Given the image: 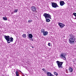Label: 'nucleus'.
Here are the masks:
<instances>
[{"label": "nucleus", "mask_w": 76, "mask_h": 76, "mask_svg": "<svg viewBox=\"0 0 76 76\" xmlns=\"http://www.w3.org/2000/svg\"><path fill=\"white\" fill-rule=\"evenodd\" d=\"M75 39V37L73 35H69V42L70 44H73L76 41Z\"/></svg>", "instance_id": "1"}, {"label": "nucleus", "mask_w": 76, "mask_h": 76, "mask_svg": "<svg viewBox=\"0 0 76 76\" xmlns=\"http://www.w3.org/2000/svg\"><path fill=\"white\" fill-rule=\"evenodd\" d=\"M43 16H44L46 19V22H50V20L49 19H51V16L50 14H47L46 13H45L43 15Z\"/></svg>", "instance_id": "2"}, {"label": "nucleus", "mask_w": 76, "mask_h": 76, "mask_svg": "<svg viewBox=\"0 0 76 76\" xmlns=\"http://www.w3.org/2000/svg\"><path fill=\"white\" fill-rule=\"evenodd\" d=\"M57 64V65L59 69H61L63 68V62H60V61H56Z\"/></svg>", "instance_id": "3"}, {"label": "nucleus", "mask_w": 76, "mask_h": 76, "mask_svg": "<svg viewBox=\"0 0 76 76\" xmlns=\"http://www.w3.org/2000/svg\"><path fill=\"white\" fill-rule=\"evenodd\" d=\"M66 54L65 53H61L60 55V57H61V58H63L64 60H66Z\"/></svg>", "instance_id": "4"}, {"label": "nucleus", "mask_w": 76, "mask_h": 76, "mask_svg": "<svg viewBox=\"0 0 76 76\" xmlns=\"http://www.w3.org/2000/svg\"><path fill=\"white\" fill-rule=\"evenodd\" d=\"M5 38L7 41L8 44H10V36H5Z\"/></svg>", "instance_id": "5"}, {"label": "nucleus", "mask_w": 76, "mask_h": 76, "mask_svg": "<svg viewBox=\"0 0 76 76\" xmlns=\"http://www.w3.org/2000/svg\"><path fill=\"white\" fill-rule=\"evenodd\" d=\"M52 7H54V8H56V7H59L57 4L55 2L52 3Z\"/></svg>", "instance_id": "6"}, {"label": "nucleus", "mask_w": 76, "mask_h": 76, "mask_svg": "<svg viewBox=\"0 0 76 76\" xmlns=\"http://www.w3.org/2000/svg\"><path fill=\"white\" fill-rule=\"evenodd\" d=\"M31 9L32 11L33 12H35V13H36V12H37V10H37V7H35L33 6L32 7Z\"/></svg>", "instance_id": "7"}, {"label": "nucleus", "mask_w": 76, "mask_h": 76, "mask_svg": "<svg viewBox=\"0 0 76 76\" xmlns=\"http://www.w3.org/2000/svg\"><path fill=\"white\" fill-rule=\"evenodd\" d=\"M58 25L61 28H63L64 26H65V25L63 23H58Z\"/></svg>", "instance_id": "8"}, {"label": "nucleus", "mask_w": 76, "mask_h": 76, "mask_svg": "<svg viewBox=\"0 0 76 76\" xmlns=\"http://www.w3.org/2000/svg\"><path fill=\"white\" fill-rule=\"evenodd\" d=\"M27 36L28 38L29 39H31L32 38V37H33V35H32V34H28L27 35Z\"/></svg>", "instance_id": "9"}, {"label": "nucleus", "mask_w": 76, "mask_h": 76, "mask_svg": "<svg viewBox=\"0 0 76 76\" xmlns=\"http://www.w3.org/2000/svg\"><path fill=\"white\" fill-rule=\"evenodd\" d=\"M60 5L61 6H63L64 4H65V3H64V2L63 1H62L60 2Z\"/></svg>", "instance_id": "10"}, {"label": "nucleus", "mask_w": 76, "mask_h": 76, "mask_svg": "<svg viewBox=\"0 0 76 76\" xmlns=\"http://www.w3.org/2000/svg\"><path fill=\"white\" fill-rule=\"evenodd\" d=\"M47 75L48 76H53V75L50 72H47Z\"/></svg>", "instance_id": "11"}, {"label": "nucleus", "mask_w": 76, "mask_h": 76, "mask_svg": "<svg viewBox=\"0 0 76 76\" xmlns=\"http://www.w3.org/2000/svg\"><path fill=\"white\" fill-rule=\"evenodd\" d=\"M43 34L44 36H46V35H48V32L46 31L44 32Z\"/></svg>", "instance_id": "12"}, {"label": "nucleus", "mask_w": 76, "mask_h": 76, "mask_svg": "<svg viewBox=\"0 0 76 76\" xmlns=\"http://www.w3.org/2000/svg\"><path fill=\"white\" fill-rule=\"evenodd\" d=\"M68 70L70 72H73V69L71 67H69L68 69Z\"/></svg>", "instance_id": "13"}, {"label": "nucleus", "mask_w": 76, "mask_h": 76, "mask_svg": "<svg viewBox=\"0 0 76 76\" xmlns=\"http://www.w3.org/2000/svg\"><path fill=\"white\" fill-rule=\"evenodd\" d=\"M13 38L12 37H10V42H13Z\"/></svg>", "instance_id": "14"}, {"label": "nucleus", "mask_w": 76, "mask_h": 76, "mask_svg": "<svg viewBox=\"0 0 76 76\" xmlns=\"http://www.w3.org/2000/svg\"><path fill=\"white\" fill-rule=\"evenodd\" d=\"M3 20H7V18L6 17H4L3 18Z\"/></svg>", "instance_id": "15"}, {"label": "nucleus", "mask_w": 76, "mask_h": 76, "mask_svg": "<svg viewBox=\"0 0 76 76\" xmlns=\"http://www.w3.org/2000/svg\"><path fill=\"white\" fill-rule=\"evenodd\" d=\"M22 36L23 38H26V35L25 34H23Z\"/></svg>", "instance_id": "16"}, {"label": "nucleus", "mask_w": 76, "mask_h": 76, "mask_svg": "<svg viewBox=\"0 0 76 76\" xmlns=\"http://www.w3.org/2000/svg\"><path fill=\"white\" fill-rule=\"evenodd\" d=\"M41 32H42V33H43L45 32V30L44 29H42L41 30Z\"/></svg>", "instance_id": "17"}, {"label": "nucleus", "mask_w": 76, "mask_h": 76, "mask_svg": "<svg viewBox=\"0 0 76 76\" xmlns=\"http://www.w3.org/2000/svg\"><path fill=\"white\" fill-rule=\"evenodd\" d=\"M54 74L55 75H56V76H58V74L56 72H54Z\"/></svg>", "instance_id": "18"}, {"label": "nucleus", "mask_w": 76, "mask_h": 76, "mask_svg": "<svg viewBox=\"0 0 76 76\" xmlns=\"http://www.w3.org/2000/svg\"><path fill=\"white\" fill-rule=\"evenodd\" d=\"M16 76H19V74H18V72L16 71Z\"/></svg>", "instance_id": "19"}, {"label": "nucleus", "mask_w": 76, "mask_h": 76, "mask_svg": "<svg viewBox=\"0 0 76 76\" xmlns=\"http://www.w3.org/2000/svg\"><path fill=\"white\" fill-rule=\"evenodd\" d=\"M32 22V20H29L28 21V23H31V22Z\"/></svg>", "instance_id": "20"}, {"label": "nucleus", "mask_w": 76, "mask_h": 76, "mask_svg": "<svg viewBox=\"0 0 76 76\" xmlns=\"http://www.w3.org/2000/svg\"><path fill=\"white\" fill-rule=\"evenodd\" d=\"M18 10H15L14 11V13H16V12H18Z\"/></svg>", "instance_id": "21"}, {"label": "nucleus", "mask_w": 76, "mask_h": 76, "mask_svg": "<svg viewBox=\"0 0 76 76\" xmlns=\"http://www.w3.org/2000/svg\"><path fill=\"white\" fill-rule=\"evenodd\" d=\"M42 70H43L44 72H46V70H45V68H43L42 69Z\"/></svg>", "instance_id": "22"}, {"label": "nucleus", "mask_w": 76, "mask_h": 76, "mask_svg": "<svg viewBox=\"0 0 76 76\" xmlns=\"http://www.w3.org/2000/svg\"><path fill=\"white\" fill-rule=\"evenodd\" d=\"M73 15L75 16H76V13L75 12H74L73 13Z\"/></svg>", "instance_id": "23"}, {"label": "nucleus", "mask_w": 76, "mask_h": 76, "mask_svg": "<svg viewBox=\"0 0 76 76\" xmlns=\"http://www.w3.org/2000/svg\"><path fill=\"white\" fill-rule=\"evenodd\" d=\"M50 45H51V44H50V43H48V45L49 46H50Z\"/></svg>", "instance_id": "24"}, {"label": "nucleus", "mask_w": 76, "mask_h": 76, "mask_svg": "<svg viewBox=\"0 0 76 76\" xmlns=\"http://www.w3.org/2000/svg\"><path fill=\"white\" fill-rule=\"evenodd\" d=\"M32 48H34V46H32Z\"/></svg>", "instance_id": "25"}, {"label": "nucleus", "mask_w": 76, "mask_h": 76, "mask_svg": "<svg viewBox=\"0 0 76 76\" xmlns=\"http://www.w3.org/2000/svg\"><path fill=\"white\" fill-rule=\"evenodd\" d=\"M31 40H32V41H33V39L32 38H31Z\"/></svg>", "instance_id": "26"}, {"label": "nucleus", "mask_w": 76, "mask_h": 76, "mask_svg": "<svg viewBox=\"0 0 76 76\" xmlns=\"http://www.w3.org/2000/svg\"><path fill=\"white\" fill-rule=\"evenodd\" d=\"M75 60H76V58H75Z\"/></svg>", "instance_id": "27"}, {"label": "nucleus", "mask_w": 76, "mask_h": 76, "mask_svg": "<svg viewBox=\"0 0 76 76\" xmlns=\"http://www.w3.org/2000/svg\"><path fill=\"white\" fill-rule=\"evenodd\" d=\"M75 19H76V18H75Z\"/></svg>", "instance_id": "28"}, {"label": "nucleus", "mask_w": 76, "mask_h": 76, "mask_svg": "<svg viewBox=\"0 0 76 76\" xmlns=\"http://www.w3.org/2000/svg\"><path fill=\"white\" fill-rule=\"evenodd\" d=\"M0 54H1V53H0Z\"/></svg>", "instance_id": "29"}]
</instances>
